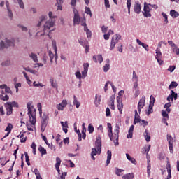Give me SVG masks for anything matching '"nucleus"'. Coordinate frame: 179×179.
<instances>
[{
  "instance_id": "f257e3e1",
  "label": "nucleus",
  "mask_w": 179,
  "mask_h": 179,
  "mask_svg": "<svg viewBox=\"0 0 179 179\" xmlns=\"http://www.w3.org/2000/svg\"><path fill=\"white\" fill-rule=\"evenodd\" d=\"M49 20L46 21L45 24L43 25V32L44 33H51V31H54V27L55 24V18L57 16L52 15V12L50 11L48 13Z\"/></svg>"
},
{
  "instance_id": "f03ea898",
  "label": "nucleus",
  "mask_w": 179,
  "mask_h": 179,
  "mask_svg": "<svg viewBox=\"0 0 179 179\" xmlns=\"http://www.w3.org/2000/svg\"><path fill=\"white\" fill-rule=\"evenodd\" d=\"M32 102H28L27 103V108H28V115L29 117V122L31 125H36V109L34 106L31 105Z\"/></svg>"
},
{
  "instance_id": "7ed1b4c3",
  "label": "nucleus",
  "mask_w": 179,
  "mask_h": 179,
  "mask_svg": "<svg viewBox=\"0 0 179 179\" xmlns=\"http://www.w3.org/2000/svg\"><path fill=\"white\" fill-rule=\"evenodd\" d=\"M16 45V41L14 38H6L4 41H0V51H3L5 48L9 47H15Z\"/></svg>"
},
{
  "instance_id": "20e7f679",
  "label": "nucleus",
  "mask_w": 179,
  "mask_h": 179,
  "mask_svg": "<svg viewBox=\"0 0 179 179\" xmlns=\"http://www.w3.org/2000/svg\"><path fill=\"white\" fill-rule=\"evenodd\" d=\"M95 146L96 147V149L92 148L91 156H96V155H97V152H99V155L101 153V137H100V136L96 137Z\"/></svg>"
},
{
  "instance_id": "39448f33",
  "label": "nucleus",
  "mask_w": 179,
  "mask_h": 179,
  "mask_svg": "<svg viewBox=\"0 0 179 179\" xmlns=\"http://www.w3.org/2000/svg\"><path fill=\"white\" fill-rule=\"evenodd\" d=\"M120 40H121V35L120 34H115L112 37L111 42H110V51H113V50L115 48V44H117L118 41H120Z\"/></svg>"
},
{
  "instance_id": "423d86ee",
  "label": "nucleus",
  "mask_w": 179,
  "mask_h": 179,
  "mask_svg": "<svg viewBox=\"0 0 179 179\" xmlns=\"http://www.w3.org/2000/svg\"><path fill=\"white\" fill-rule=\"evenodd\" d=\"M113 136H114L115 141V146H118V145H120V143H118V139L120 138V126L118 124H116L115 127Z\"/></svg>"
},
{
  "instance_id": "0eeeda50",
  "label": "nucleus",
  "mask_w": 179,
  "mask_h": 179,
  "mask_svg": "<svg viewBox=\"0 0 179 179\" xmlns=\"http://www.w3.org/2000/svg\"><path fill=\"white\" fill-rule=\"evenodd\" d=\"M150 3H148L146 2L144 3V8L143 15L145 17H152V14H150V8L149 7Z\"/></svg>"
},
{
  "instance_id": "6e6552de",
  "label": "nucleus",
  "mask_w": 179,
  "mask_h": 179,
  "mask_svg": "<svg viewBox=\"0 0 179 179\" xmlns=\"http://www.w3.org/2000/svg\"><path fill=\"white\" fill-rule=\"evenodd\" d=\"M47 124H48V116L43 115L41 120V131L44 132L45 128L47 127Z\"/></svg>"
},
{
  "instance_id": "1a4fd4ad",
  "label": "nucleus",
  "mask_w": 179,
  "mask_h": 179,
  "mask_svg": "<svg viewBox=\"0 0 179 179\" xmlns=\"http://www.w3.org/2000/svg\"><path fill=\"white\" fill-rule=\"evenodd\" d=\"M145 101H146V97H145V96H143L138 104V111L139 113H141V110H142V108L145 107Z\"/></svg>"
},
{
  "instance_id": "9d476101",
  "label": "nucleus",
  "mask_w": 179,
  "mask_h": 179,
  "mask_svg": "<svg viewBox=\"0 0 179 179\" xmlns=\"http://www.w3.org/2000/svg\"><path fill=\"white\" fill-rule=\"evenodd\" d=\"M73 13H74L73 23L74 24H79V23H80V17H79V13H78V10L73 8Z\"/></svg>"
},
{
  "instance_id": "9b49d317",
  "label": "nucleus",
  "mask_w": 179,
  "mask_h": 179,
  "mask_svg": "<svg viewBox=\"0 0 179 179\" xmlns=\"http://www.w3.org/2000/svg\"><path fill=\"white\" fill-rule=\"evenodd\" d=\"M68 105V101L66 100H63L61 103L57 105V108L59 111H64V108Z\"/></svg>"
},
{
  "instance_id": "f8f14e48",
  "label": "nucleus",
  "mask_w": 179,
  "mask_h": 179,
  "mask_svg": "<svg viewBox=\"0 0 179 179\" xmlns=\"http://www.w3.org/2000/svg\"><path fill=\"white\" fill-rule=\"evenodd\" d=\"M116 99L117 103V108L119 110L120 114H122V108H124V104H122L121 98H120V96H117Z\"/></svg>"
},
{
  "instance_id": "ddd939ff",
  "label": "nucleus",
  "mask_w": 179,
  "mask_h": 179,
  "mask_svg": "<svg viewBox=\"0 0 179 179\" xmlns=\"http://www.w3.org/2000/svg\"><path fill=\"white\" fill-rule=\"evenodd\" d=\"M61 158L59 157H56V164H55V167L58 173V174H60L61 170H59V166H61Z\"/></svg>"
},
{
  "instance_id": "4468645a",
  "label": "nucleus",
  "mask_w": 179,
  "mask_h": 179,
  "mask_svg": "<svg viewBox=\"0 0 179 179\" xmlns=\"http://www.w3.org/2000/svg\"><path fill=\"white\" fill-rule=\"evenodd\" d=\"M6 110V115H11V114L13 113V108L9 104H8L7 103H5L4 105Z\"/></svg>"
},
{
  "instance_id": "2eb2a0df",
  "label": "nucleus",
  "mask_w": 179,
  "mask_h": 179,
  "mask_svg": "<svg viewBox=\"0 0 179 179\" xmlns=\"http://www.w3.org/2000/svg\"><path fill=\"white\" fill-rule=\"evenodd\" d=\"M141 9H142V7H141V4H139V1L136 2L134 5L135 13H137V15H139L141 13Z\"/></svg>"
},
{
  "instance_id": "dca6fc26",
  "label": "nucleus",
  "mask_w": 179,
  "mask_h": 179,
  "mask_svg": "<svg viewBox=\"0 0 179 179\" xmlns=\"http://www.w3.org/2000/svg\"><path fill=\"white\" fill-rule=\"evenodd\" d=\"M46 20H47V15L41 16L39 18V21H38V24H36V27H41V24H43V23L44 22H45Z\"/></svg>"
},
{
  "instance_id": "f3484780",
  "label": "nucleus",
  "mask_w": 179,
  "mask_h": 179,
  "mask_svg": "<svg viewBox=\"0 0 179 179\" xmlns=\"http://www.w3.org/2000/svg\"><path fill=\"white\" fill-rule=\"evenodd\" d=\"M135 128V126L131 125L128 131V134L127 136V138L128 139H132V136L134 135V129Z\"/></svg>"
},
{
  "instance_id": "a211bd4d",
  "label": "nucleus",
  "mask_w": 179,
  "mask_h": 179,
  "mask_svg": "<svg viewBox=\"0 0 179 179\" xmlns=\"http://www.w3.org/2000/svg\"><path fill=\"white\" fill-rule=\"evenodd\" d=\"M136 43L138 45H142L143 48L145 50V51H149V45L145 44L143 42L141 41L139 39H136Z\"/></svg>"
},
{
  "instance_id": "6ab92c4d",
  "label": "nucleus",
  "mask_w": 179,
  "mask_h": 179,
  "mask_svg": "<svg viewBox=\"0 0 179 179\" xmlns=\"http://www.w3.org/2000/svg\"><path fill=\"white\" fill-rule=\"evenodd\" d=\"M93 60L96 63H97L99 61V64H101V62H103V56L101 55H98L96 56H94Z\"/></svg>"
},
{
  "instance_id": "aec40b11",
  "label": "nucleus",
  "mask_w": 179,
  "mask_h": 179,
  "mask_svg": "<svg viewBox=\"0 0 179 179\" xmlns=\"http://www.w3.org/2000/svg\"><path fill=\"white\" fill-rule=\"evenodd\" d=\"M29 58L33 59L34 62H38V57H37V55L34 52H31L29 54Z\"/></svg>"
},
{
  "instance_id": "412c9836",
  "label": "nucleus",
  "mask_w": 179,
  "mask_h": 179,
  "mask_svg": "<svg viewBox=\"0 0 179 179\" xmlns=\"http://www.w3.org/2000/svg\"><path fill=\"white\" fill-rule=\"evenodd\" d=\"M141 120L139 118V115L138 114V110H135V117L134 120V124L136 125V124L141 122Z\"/></svg>"
},
{
  "instance_id": "4be33fe9",
  "label": "nucleus",
  "mask_w": 179,
  "mask_h": 179,
  "mask_svg": "<svg viewBox=\"0 0 179 179\" xmlns=\"http://www.w3.org/2000/svg\"><path fill=\"white\" fill-rule=\"evenodd\" d=\"M108 136L110 141H113L114 145H115V139L114 138V134H113V129H108Z\"/></svg>"
},
{
  "instance_id": "5701e85b",
  "label": "nucleus",
  "mask_w": 179,
  "mask_h": 179,
  "mask_svg": "<svg viewBox=\"0 0 179 179\" xmlns=\"http://www.w3.org/2000/svg\"><path fill=\"white\" fill-rule=\"evenodd\" d=\"M74 131L76 133H77L78 136V141L80 142V141H82V134L80 133V131L78 129V127H76V123H74Z\"/></svg>"
},
{
  "instance_id": "b1692460",
  "label": "nucleus",
  "mask_w": 179,
  "mask_h": 179,
  "mask_svg": "<svg viewBox=\"0 0 179 179\" xmlns=\"http://www.w3.org/2000/svg\"><path fill=\"white\" fill-rule=\"evenodd\" d=\"M110 71V59H106V63L103 66V72H108Z\"/></svg>"
},
{
  "instance_id": "393cba45",
  "label": "nucleus",
  "mask_w": 179,
  "mask_h": 179,
  "mask_svg": "<svg viewBox=\"0 0 179 179\" xmlns=\"http://www.w3.org/2000/svg\"><path fill=\"white\" fill-rule=\"evenodd\" d=\"M143 136L146 142H150V133H149L148 129H145V131L143 133Z\"/></svg>"
},
{
  "instance_id": "a878e982",
  "label": "nucleus",
  "mask_w": 179,
  "mask_h": 179,
  "mask_svg": "<svg viewBox=\"0 0 179 179\" xmlns=\"http://www.w3.org/2000/svg\"><path fill=\"white\" fill-rule=\"evenodd\" d=\"M166 169H167V173L168 176L166 178V179H171V166H170V164H166Z\"/></svg>"
},
{
  "instance_id": "bb28decb",
  "label": "nucleus",
  "mask_w": 179,
  "mask_h": 179,
  "mask_svg": "<svg viewBox=\"0 0 179 179\" xmlns=\"http://www.w3.org/2000/svg\"><path fill=\"white\" fill-rule=\"evenodd\" d=\"M101 101V96H98L97 95H96L95 100H94L95 107H99V106H100Z\"/></svg>"
},
{
  "instance_id": "cd10ccee",
  "label": "nucleus",
  "mask_w": 179,
  "mask_h": 179,
  "mask_svg": "<svg viewBox=\"0 0 179 179\" xmlns=\"http://www.w3.org/2000/svg\"><path fill=\"white\" fill-rule=\"evenodd\" d=\"M107 160H106V166H108V164H110V162H111V151L110 150H108L107 151Z\"/></svg>"
},
{
  "instance_id": "c85d7f7f",
  "label": "nucleus",
  "mask_w": 179,
  "mask_h": 179,
  "mask_svg": "<svg viewBox=\"0 0 179 179\" xmlns=\"http://www.w3.org/2000/svg\"><path fill=\"white\" fill-rule=\"evenodd\" d=\"M15 3H18L20 9H24V3L23 0H14Z\"/></svg>"
},
{
  "instance_id": "c756f323",
  "label": "nucleus",
  "mask_w": 179,
  "mask_h": 179,
  "mask_svg": "<svg viewBox=\"0 0 179 179\" xmlns=\"http://www.w3.org/2000/svg\"><path fill=\"white\" fill-rule=\"evenodd\" d=\"M135 177V174L134 173H130L125 174L122 176V179H132Z\"/></svg>"
},
{
  "instance_id": "7c9ffc66",
  "label": "nucleus",
  "mask_w": 179,
  "mask_h": 179,
  "mask_svg": "<svg viewBox=\"0 0 179 179\" xmlns=\"http://www.w3.org/2000/svg\"><path fill=\"white\" fill-rule=\"evenodd\" d=\"M52 45L54 47V50L55 52V61L57 62V59H58V54L57 53V44L55 43V41H52Z\"/></svg>"
},
{
  "instance_id": "2f4dec72",
  "label": "nucleus",
  "mask_w": 179,
  "mask_h": 179,
  "mask_svg": "<svg viewBox=\"0 0 179 179\" xmlns=\"http://www.w3.org/2000/svg\"><path fill=\"white\" fill-rule=\"evenodd\" d=\"M38 150L41 153V156H44V155H47V150L44 148L43 146L40 145L38 147Z\"/></svg>"
},
{
  "instance_id": "473e14b6",
  "label": "nucleus",
  "mask_w": 179,
  "mask_h": 179,
  "mask_svg": "<svg viewBox=\"0 0 179 179\" xmlns=\"http://www.w3.org/2000/svg\"><path fill=\"white\" fill-rule=\"evenodd\" d=\"M73 99V106H76V108H79V107H80V102L78 101L76 96H74Z\"/></svg>"
},
{
  "instance_id": "72a5a7b5",
  "label": "nucleus",
  "mask_w": 179,
  "mask_h": 179,
  "mask_svg": "<svg viewBox=\"0 0 179 179\" xmlns=\"http://www.w3.org/2000/svg\"><path fill=\"white\" fill-rule=\"evenodd\" d=\"M122 171H124L123 169H118L117 167L115 168V173L119 177L120 176H122Z\"/></svg>"
},
{
  "instance_id": "f704fd0d",
  "label": "nucleus",
  "mask_w": 179,
  "mask_h": 179,
  "mask_svg": "<svg viewBox=\"0 0 179 179\" xmlns=\"http://www.w3.org/2000/svg\"><path fill=\"white\" fill-rule=\"evenodd\" d=\"M162 52H160V49L159 48H157V50H156V55H155L156 59H162Z\"/></svg>"
},
{
  "instance_id": "c9c22d12",
  "label": "nucleus",
  "mask_w": 179,
  "mask_h": 179,
  "mask_svg": "<svg viewBox=\"0 0 179 179\" xmlns=\"http://www.w3.org/2000/svg\"><path fill=\"white\" fill-rule=\"evenodd\" d=\"M50 83H51V86L53 87L55 89H57V87H58V84L57 83V81H54V78H50Z\"/></svg>"
},
{
  "instance_id": "e433bc0d",
  "label": "nucleus",
  "mask_w": 179,
  "mask_h": 179,
  "mask_svg": "<svg viewBox=\"0 0 179 179\" xmlns=\"http://www.w3.org/2000/svg\"><path fill=\"white\" fill-rule=\"evenodd\" d=\"M78 43L83 47H85V45H87V41H86V39H78Z\"/></svg>"
},
{
  "instance_id": "4c0bfd02",
  "label": "nucleus",
  "mask_w": 179,
  "mask_h": 179,
  "mask_svg": "<svg viewBox=\"0 0 179 179\" xmlns=\"http://www.w3.org/2000/svg\"><path fill=\"white\" fill-rule=\"evenodd\" d=\"M153 106L154 105H150V104L149 105L148 111L146 112V115L148 116L150 115V114H152L153 113Z\"/></svg>"
},
{
  "instance_id": "58836bf2",
  "label": "nucleus",
  "mask_w": 179,
  "mask_h": 179,
  "mask_svg": "<svg viewBox=\"0 0 179 179\" xmlns=\"http://www.w3.org/2000/svg\"><path fill=\"white\" fill-rule=\"evenodd\" d=\"M12 128H13V125L12 124L9 123L7 126V127L5 129L6 132H8V134H10L12 132Z\"/></svg>"
},
{
  "instance_id": "ea45409f",
  "label": "nucleus",
  "mask_w": 179,
  "mask_h": 179,
  "mask_svg": "<svg viewBox=\"0 0 179 179\" xmlns=\"http://www.w3.org/2000/svg\"><path fill=\"white\" fill-rule=\"evenodd\" d=\"M176 86H178V84L177 83V82L176 81H172L171 83V84L169 85V89L171 90V89H174V87H176Z\"/></svg>"
},
{
  "instance_id": "a19ab883",
  "label": "nucleus",
  "mask_w": 179,
  "mask_h": 179,
  "mask_svg": "<svg viewBox=\"0 0 179 179\" xmlns=\"http://www.w3.org/2000/svg\"><path fill=\"white\" fill-rule=\"evenodd\" d=\"M8 105H10L13 108V107H17L19 108V103L16 101H13V102H7Z\"/></svg>"
},
{
  "instance_id": "79ce46f5",
  "label": "nucleus",
  "mask_w": 179,
  "mask_h": 179,
  "mask_svg": "<svg viewBox=\"0 0 179 179\" xmlns=\"http://www.w3.org/2000/svg\"><path fill=\"white\" fill-rule=\"evenodd\" d=\"M0 100H3V101H8V100H9V96H8V94L0 95Z\"/></svg>"
},
{
  "instance_id": "37998d69",
  "label": "nucleus",
  "mask_w": 179,
  "mask_h": 179,
  "mask_svg": "<svg viewBox=\"0 0 179 179\" xmlns=\"http://www.w3.org/2000/svg\"><path fill=\"white\" fill-rule=\"evenodd\" d=\"M170 15L172 17H178V13L176 12V10H171L170 11Z\"/></svg>"
},
{
  "instance_id": "c03bdc74",
  "label": "nucleus",
  "mask_w": 179,
  "mask_h": 179,
  "mask_svg": "<svg viewBox=\"0 0 179 179\" xmlns=\"http://www.w3.org/2000/svg\"><path fill=\"white\" fill-rule=\"evenodd\" d=\"M48 55H49V58L50 59V63L52 64V62H53L52 59H54V57H55L54 53H52V52L51 50H49Z\"/></svg>"
},
{
  "instance_id": "a18cd8bd",
  "label": "nucleus",
  "mask_w": 179,
  "mask_h": 179,
  "mask_svg": "<svg viewBox=\"0 0 179 179\" xmlns=\"http://www.w3.org/2000/svg\"><path fill=\"white\" fill-rule=\"evenodd\" d=\"M11 64L10 60H6L1 63L2 66H10Z\"/></svg>"
},
{
  "instance_id": "49530a36",
  "label": "nucleus",
  "mask_w": 179,
  "mask_h": 179,
  "mask_svg": "<svg viewBox=\"0 0 179 179\" xmlns=\"http://www.w3.org/2000/svg\"><path fill=\"white\" fill-rule=\"evenodd\" d=\"M88 132L89 134H93V132H94V127L93 125H92V124L88 125Z\"/></svg>"
},
{
  "instance_id": "de8ad7c7",
  "label": "nucleus",
  "mask_w": 179,
  "mask_h": 179,
  "mask_svg": "<svg viewBox=\"0 0 179 179\" xmlns=\"http://www.w3.org/2000/svg\"><path fill=\"white\" fill-rule=\"evenodd\" d=\"M150 169H152V165L150 164V160H148L147 166V173L148 176L150 174Z\"/></svg>"
},
{
  "instance_id": "09e8293b",
  "label": "nucleus",
  "mask_w": 179,
  "mask_h": 179,
  "mask_svg": "<svg viewBox=\"0 0 179 179\" xmlns=\"http://www.w3.org/2000/svg\"><path fill=\"white\" fill-rule=\"evenodd\" d=\"M85 13H87V15H90V17H92V16H93V14L92 13V10H90V8L89 7H85Z\"/></svg>"
},
{
  "instance_id": "8fccbe9b",
  "label": "nucleus",
  "mask_w": 179,
  "mask_h": 179,
  "mask_svg": "<svg viewBox=\"0 0 179 179\" xmlns=\"http://www.w3.org/2000/svg\"><path fill=\"white\" fill-rule=\"evenodd\" d=\"M162 117H163V120H169V113H167V112L162 110Z\"/></svg>"
},
{
  "instance_id": "3c124183",
  "label": "nucleus",
  "mask_w": 179,
  "mask_h": 179,
  "mask_svg": "<svg viewBox=\"0 0 179 179\" xmlns=\"http://www.w3.org/2000/svg\"><path fill=\"white\" fill-rule=\"evenodd\" d=\"M133 82H138V75L135 71H133V77H132Z\"/></svg>"
},
{
  "instance_id": "603ef678",
  "label": "nucleus",
  "mask_w": 179,
  "mask_h": 179,
  "mask_svg": "<svg viewBox=\"0 0 179 179\" xmlns=\"http://www.w3.org/2000/svg\"><path fill=\"white\" fill-rule=\"evenodd\" d=\"M17 27H19V29H21V30L22 31H29V29H27V27L21 25V24H18Z\"/></svg>"
},
{
  "instance_id": "864d4df0",
  "label": "nucleus",
  "mask_w": 179,
  "mask_h": 179,
  "mask_svg": "<svg viewBox=\"0 0 179 179\" xmlns=\"http://www.w3.org/2000/svg\"><path fill=\"white\" fill-rule=\"evenodd\" d=\"M24 155H25V161L27 166H30V159H29V155L27 154V152H24Z\"/></svg>"
},
{
  "instance_id": "5fc2aeb1",
  "label": "nucleus",
  "mask_w": 179,
  "mask_h": 179,
  "mask_svg": "<svg viewBox=\"0 0 179 179\" xmlns=\"http://www.w3.org/2000/svg\"><path fill=\"white\" fill-rule=\"evenodd\" d=\"M172 99L173 100H176L178 97V94L176 93L173 90H171Z\"/></svg>"
},
{
  "instance_id": "6e6d98bb",
  "label": "nucleus",
  "mask_w": 179,
  "mask_h": 179,
  "mask_svg": "<svg viewBox=\"0 0 179 179\" xmlns=\"http://www.w3.org/2000/svg\"><path fill=\"white\" fill-rule=\"evenodd\" d=\"M43 61L44 64H47V61H48V55H47V53H44L43 56Z\"/></svg>"
},
{
  "instance_id": "4d7b16f0",
  "label": "nucleus",
  "mask_w": 179,
  "mask_h": 179,
  "mask_svg": "<svg viewBox=\"0 0 179 179\" xmlns=\"http://www.w3.org/2000/svg\"><path fill=\"white\" fill-rule=\"evenodd\" d=\"M166 136H167V141H168L169 144L173 143V137L171 136V135L167 134Z\"/></svg>"
},
{
  "instance_id": "13d9d810",
  "label": "nucleus",
  "mask_w": 179,
  "mask_h": 179,
  "mask_svg": "<svg viewBox=\"0 0 179 179\" xmlns=\"http://www.w3.org/2000/svg\"><path fill=\"white\" fill-rule=\"evenodd\" d=\"M155 97H153V95H151L150 97V104L155 106Z\"/></svg>"
},
{
  "instance_id": "bf43d9fd",
  "label": "nucleus",
  "mask_w": 179,
  "mask_h": 179,
  "mask_svg": "<svg viewBox=\"0 0 179 179\" xmlns=\"http://www.w3.org/2000/svg\"><path fill=\"white\" fill-rule=\"evenodd\" d=\"M168 44L171 47L172 49L177 46V45H176L173 41H168Z\"/></svg>"
},
{
  "instance_id": "052dcab7",
  "label": "nucleus",
  "mask_w": 179,
  "mask_h": 179,
  "mask_svg": "<svg viewBox=\"0 0 179 179\" xmlns=\"http://www.w3.org/2000/svg\"><path fill=\"white\" fill-rule=\"evenodd\" d=\"M133 89L134 90H139V86H138V82H134L133 84Z\"/></svg>"
},
{
  "instance_id": "680f3d73",
  "label": "nucleus",
  "mask_w": 179,
  "mask_h": 179,
  "mask_svg": "<svg viewBox=\"0 0 179 179\" xmlns=\"http://www.w3.org/2000/svg\"><path fill=\"white\" fill-rule=\"evenodd\" d=\"M8 16L10 17V19H12L13 17V13H12V10L10 8L8 9Z\"/></svg>"
},
{
  "instance_id": "e2e57ef3",
  "label": "nucleus",
  "mask_w": 179,
  "mask_h": 179,
  "mask_svg": "<svg viewBox=\"0 0 179 179\" xmlns=\"http://www.w3.org/2000/svg\"><path fill=\"white\" fill-rule=\"evenodd\" d=\"M42 139L47 144L48 148H50L51 146V145L50 143H48V141H47V137H45V136H42Z\"/></svg>"
},
{
  "instance_id": "0e129e2a",
  "label": "nucleus",
  "mask_w": 179,
  "mask_h": 179,
  "mask_svg": "<svg viewBox=\"0 0 179 179\" xmlns=\"http://www.w3.org/2000/svg\"><path fill=\"white\" fill-rule=\"evenodd\" d=\"M108 30V27H106L104 25H103L101 27V31H102V33H107Z\"/></svg>"
},
{
  "instance_id": "69168bd1",
  "label": "nucleus",
  "mask_w": 179,
  "mask_h": 179,
  "mask_svg": "<svg viewBox=\"0 0 179 179\" xmlns=\"http://www.w3.org/2000/svg\"><path fill=\"white\" fill-rule=\"evenodd\" d=\"M174 69H176V66H170L167 71H169V72H173L174 71Z\"/></svg>"
},
{
  "instance_id": "338daca9",
  "label": "nucleus",
  "mask_w": 179,
  "mask_h": 179,
  "mask_svg": "<svg viewBox=\"0 0 179 179\" xmlns=\"http://www.w3.org/2000/svg\"><path fill=\"white\" fill-rule=\"evenodd\" d=\"M76 76L77 79H82V73H80V71L76 72Z\"/></svg>"
},
{
  "instance_id": "774afa93",
  "label": "nucleus",
  "mask_w": 179,
  "mask_h": 179,
  "mask_svg": "<svg viewBox=\"0 0 179 179\" xmlns=\"http://www.w3.org/2000/svg\"><path fill=\"white\" fill-rule=\"evenodd\" d=\"M173 52H176V55H179V48L176 46L172 49Z\"/></svg>"
}]
</instances>
